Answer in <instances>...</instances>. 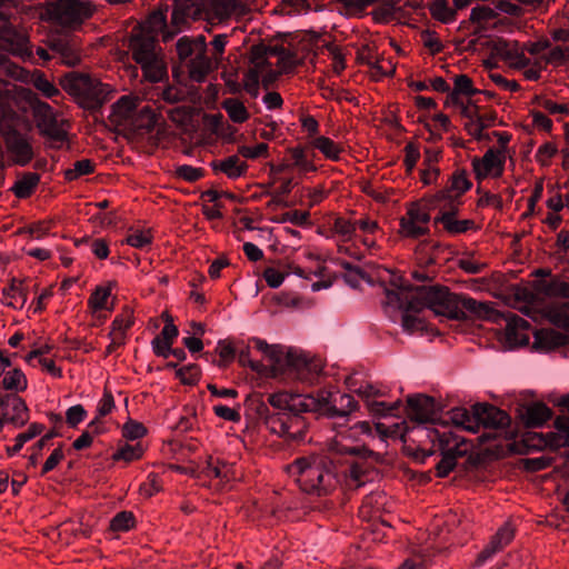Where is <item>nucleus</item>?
<instances>
[{"label": "nucleus", "mask_w": 569, "mask_h": 569, "mask_svg": "<svg viewBox=\"0 0 569 569\" xmlns=\"http://www.w3.org/2000/svg\"><path fill=\"white\" fill-rule=\"evenodd\" d=\"M207 51V44L203 36L196 39L182 37L177 42V52L181 61H190L196 54Z\"/></svg>", "instance_id": "nucleus-30"}, {"label": "nucleus", "mask_w": 569, "mask_h": 569, "mask_svg": "<svg viewBox=\"0 0 569 569\" xmlns=\"http://www.w3.org/2000/svg\"><path fill=\"white\" fill-rule=\"evenodd\" d=\"M543 292L549 297L569 298V281L553 278L545 286Z\"/></svg>", "instance_id": "nucleus-58"}, {"label": "nucleus", "mask_w": 569, "mask_h": 569, "mask_svg": "<svg viewBox=\"0 0 569 569\" xmlns=\"http://www.w3.org/2000/svg\"><path fill=\"white\" fill-rule=\"evenodd\" d=\"M0 386L8 391H13L16 393L22 392L28 387V380L26 375L19 368H9L2 375V379L0 380Z\"/></svg>", "instance_id": "nucleus-36"}, {"label": "nucleus", "mask_w": 569, "mask_h": 569, "mask_svg": "<svg viewBox=\"0 0 569 569\" xmlns=\"http://www.w3.org/2000/svg\"><path fill=\"white\" fill-rule=\"evenodd\" d=\"M94 170V164L89 159H82L73 163V167L66 170L67 180H76L82 176L90 174Z\"/></svg>", "instance_id": "nucleus-57"}, {"label": "nucleus", "mask_w": 569, "mask_h": 569, "mask_svg": "<svg viewBox=\"0 0 569 569\" xmlns=\"http://www.w3.org/2000/svg\"><path fill=\"white\" fill-rule=\"evenodd\" d=\"M91 13L92 10L89 3L79 0H56L47 4L42 18L70 27L81 23Z\"/></svg>", "instance_id": "nucleus-8"}, {"label": "nucleus", "mask_w": 569, "mask_h": 569, "mask_svg": "<svg viewBox=\"0 0 569 569\" xmlns=\"http://www.w3.org/2000/svg\"><path fill=\"white\" fill-rule=\"evenodd\" d=\"M130 50L134 61L140 64L143 77L151 82H159L167 76V64L161 49L152 36L130 38Z\"/></svg>", "instance_id": "nucleus-5"}, {"label": "nucleus", "mask_w": 569, "mask_h": 569, "mask_svg": "<svg viewBox=\"0 0 569 569\" xmlns=\"http://www.w3.org/2000/svg\"><path fill=\"white\" fill-rule=\"evenodd\" d=\"M157 122V113L148 106L141 107L136 111L132 120L128 124L132 130H147L153 129Z\"/></svg>", "instance_id": "nucleus-40"}, {"label": "nucleus", "mask_w": 569, "mask_h": 569, "mask_svg": "<svg viewBox=\"0 0 569 569\" xmlns=\"http://www.w3.org/2000/svg\"><path fill=\"white\" fill-rule=\"evenodd\" d=\"M188 73L191 80L202 82L212 70L211 59L207 56V51L196 54L187 62Z\"/></svg>", "instance_id": "nucleus-31"}, {"label": "nucleus", "mask_w": 569, "mask_h": 569, "mask_svg": "<svg viewBox=\"0 0 569 569\" xmlns=\"http://www.w3.org/2000/svg\"><path fill=\"white\" fill-rule=\"evenodd\" d=\"M462 114L468 119L465 123V128L468 131V133L476 139H480L483 131V126L478 123L477 107L466 106L462 109Z\"/></svg>", "instance_id": "nucleus-53"}, {"label": "nucleus", "mask_w": 569, "mask_h": 569, "mask_svg": "<svg viewBox=\"0 0 569 569\" xmlns=\"http://www.w3.org/2000/svg\"><path fill=\"white\" fill-rule=\"evenodd\" d=\"M438 207L431 197L407 203L406 212L399 220V234L411 239L427 236L430 231L431 210Z\"/></svg>", "instance_id": "nucleus-6"}, {"label": "nucleus", "mask_w": 569, "mask_h": 569, "mask_svg": "<svg viewBox=\"0 0 569 569\" xmlns=\"http://www.w3.org/2000/svg\"><path fill=\"white\" fill-rule=\"evenodd\" d=\"M543 315L550 323L569 332V302L547 306Z\"/></svg>", "instance_id": "nucleus-35"}, {"label": "nucleus", "mask_w": 569, "mask_h": 569, "mask_svg": "<svg viewBox=\"0 0 569 569\" xmlns=\"http://www.w3.org/2000/svg\"><path fill=\"white\" fill-rule=\"evenodd\" d=\"M515 537V528L511 523L506 522L502 527L498 529L496 535L491 538L490 542L485 547V549L478 555L475 566L480 567L486 561H488L493 555L502 550L506 546H508Z\"/></svg>", "instance_id": "nucleus-18"}, {"label": "nucleus", "mask_w": 569, "mask_h": 569, "mask_svg": "<svg viewBox=\"0 0 569 569\" xmlns=\"http://www.w3.org/2000/svg\"><path fill=\"white\" fill-rule=\"evenodd\" d=\"M477 432L480 427L485 428H503L509 425V416L499 408L491 405H476Z\"/></svg>", "instance_id": "nucleus-20"}, {"label": "nucleus", "mask_w": 569, "mask_h": 569, "mask_svg": "<svg viewBox=\"0 0 569 569\" xmlns=\"http://www.w3.org/2000/svg\"><path fill=\"white\" fill-rule=\"evenodd\" d=\"M528 329L529 323L527 320L518 316L511 317L506 327V339L508 343L512 347L527 345L529 342Z\"/></svg>", "instance_id": "nucleus-28"}, {"label": "nucleus", "mask_w": 569, "mask_h": 569, "mask_svg": "<svg viewBox=\"0 0 569 569\" xmlns=\"http://www.w3.org/2000/svg\"><path fill=\"white\" fill-rule=\"evenodd\" d=\"M386 306L407 310L428 308L437 315L455 317L457 296L443 288L407 286L400 276L393 274L391 288L386 289Z\"/></svg>", "instance_id": "nucleus-2"}, {"label": "nucleus", "mask_w": 569, "mask_h": 569, "mask_svg": "<svg viewBox=\"0 0 569 569\" xmlns=\"http://www.w3.org/2000/svg\"><path fill=\"white\" fill-rule=\"evenodd\" d=\"M253 347L261 352L273 366H280L284 358V350L279 345H269L260 338H252Z\"/></svg>", "instance_id": "nucleus-43"}, {"label": "nucleus", "mask_w": 569, "mask_h": 569, "mask_svg": "<svg viewBox=\"0 0 569 569\" xmlns=\"http://www.w3.org/2000/svg\"><path fill=\"white\" fill-rule=\"evenodd\" d=\"M30 82L46 97L53 98L59 94V89L49 81L40 71H34L30 76Z\"/></svg>", "instance_id": "nucleus-52"}, {"label": "nucleus", "mask_w": 569, "mask_h": 569, "mask_svg": "<svg viewBox=\"0 0 569 569\" xmlns=\"http://www.w3.org/2000/svg\"><path fill=\"white\" fill-rule=\"evenodd\" d=\"M469 19L473 24L476 32H485L497 28L502 23V19L499 18L498 11L486 4L473 7Z\"/></svg>", "instance_id": "nucleus-23"}, {"label": "nucleus", "mask_w": 569, "mask_h": 569, "mask_svg": "<svg viewBox=\"0 0 569 569\" xmlns=\"http://www.w3.org/2000/svg\"><path fill=\"white\" fill-rule=\"evenodd\" d=\"M556 431L543 433L528 435V441H532L533 446L539 448L550 447L558 449L569 443V418L558 417L555 420Z\"/></svg>", "instance_id": "nucleus-17"}, {"label": "nucleus", "mask_w": 569, "mask_h": 569, "mask_svg": "<svg viewBox=\"0 0 569 569\" xmlns=\"http://www.w3.org/2000/svg\"><path fill=\"white\" fill-rule=\"evenodd\" d=\"M443 211L436 221L441 222L446 230L451 233H462L467 231L472 222L470 220H456L455 212L457 209H441Z\"/></svg>", "instance_id": "nucleus-44"}, {"label": "nucleus", "mask_w": 569, "mask_h": 569, "mask_svg": "<svg viewBox=\"0 0 569 569\" xmlns=\"http://www.w3.org/2000/svg\"><path fill=\"white\" fill-rule=\"evenodd\" d=\"M64 88L77 96L88 108H97L109 100L112 92L109 84L88 74H77L68 78Z\"/></svg>", "instance_id": "nucleus-7"}, {"label": "nucleus", "mask_w": 569, "mask_h": 569, "mask_svg": "<svg viewBox=\"0 0 569 569\" xmlns=\"http://www.w3.org/2000/svg\"><path fill=\"white\" fill-rule=\"evenodd\" d=\"M507 158L502 150L489 148L482 157L471 159V168L477 181L498 179L503 174Z\"/></svg>", "instance_id": "nucleus-12"}, {"label": "nucleus", "mask_w": 569, "mask_h": 569, "mask_svg": "<svg viewBox=\"0 0 569 569\" xmlns=\"http://www.w3.org/2000/svg\"><path fill=\"white\" fill-rule=\"evenodd\" d=\"M358 228V220L350 221L346 218L338 217L333 221V232L338 234L342 241H350L355 239Z\"/></svg>", "instance_id": "nucleus-49"}, {"label": "nucleus", "mask_w": 569, "mask_h": 569, "mask_svg": "<svg viewBox=\"0 0 569 569\" xmlns=\"http://www.w3.org/2000/svg\"><path fill=\"white\" fill-rule=\"evenodd\" d=\"M379 234H381V229L378 222L365 217L358 220V228L353 240L359 241L368 250L373 251L378 248L377 239Z\"/></svg>", "instance_id": "nucleus-25"}, {"label": "nucleus", "mask_w": 569, "mask_h": 569, "mask_svg": "<svg viewBox=\"0 0 569 569\" xmlns=\"http://www.w3.org/2000/svg\"><path fill=\"white\" fill-rule=\"evenodd\" d=\"M347 385L350 391L359 395L362 398L370 399L380 395L379 389L372 386L370 382H358L356 377H349Z\"/></svg>", "instance_id": "nucleus-54"}, {"label": "nucleus", "mask_w": 569, "mask_h": 569, "mask_svg": "<svg viewBox=\"0 0 569 569\" xmlns=\"http://www.w3.org/2000/svg\"><path fill=\"white\" fill-rule=\"evenodd\" d=\"M568 343V336L553 329H542L535 336V345L542 350H551Z\"/></svg>", "instance_id": "nucleus-32"}, {"label": "nucleus", "mask_w": 569, "mask_h": 569, "mask_svg": "<svg viewBox=\"0 0 569 569\" xmlns=\"http://www.w3.org/2000/svg\"><path fill=\"white\" fill-rule=\"evenodd\" d=\"M114 407V398L112 393L106 389L101 399L98 401L97 416L94 417L93 420H91L87 428L93 429L94 433H101L103 428L100 419L102 417L110 415L113 411Z\"/></svg>", "instance_id": "nucleus-34"}, {"label": "nucleus", "mask_w": 569, "mask_h": 569, "mask_svg": "<svg viewBox=\"0 0 569 569\" xmlns=\"http://www.w3.org/2000/svg\"><path fill=\"white\" fill-rule=\"evenodd\" d=\"M268 401L279 412L267 418V426L272 433L288 441H300L305 438L307 422L300 413L329 409V400L326 396L315 397L280 391L270 395Z\"/></svg>", "instance_id": "nucleus-1"}, {"label": "nucleus", "mask_w": 569, "mask_h": 569, "mask_svg": "<svg viewBox=\"0 0 569 569\" xmlns=\"http://www.w3.org/2000/svg\"><path fill=\"white\" fill-rule=\"evenodd\" d=\"M528 53L538 56L545 67L548 64L561 66L569 60V44L551 46L547 38H540L536 41H528Z\"/></svg>", "instance_id": "nucleus-13"}, {"label": "nucleus", "mask_w": 569, "mask_h": 569, "mask_svg": "<svg viewBox=\"0 0 569 569\" xmlns=\"http://www.w3.org/2000/svg\"><path fill=\"white\" fill-rule=\"evenodd\" d=\"M450 421L459 428L469 432H477V417H476V405L472 406L471 410L466 408H455L449 412Z\"/></svg>", "instance_id": "nucleus-33"}, {"label": "nucleus", "mask_w": 569, "mask_h": 569, "mask_svg": "<svg viewBox=\"0 0 569 569\" xmlns=\"http://www.w3.org/2000/svg\"><path fill=\"white\" fill-rule=\"evenodd\" d=\"M491 54L512 69H520L529 63L528 42L497 38L490 42Z\"/></svg>", "instance_id": "nucleus-11"}, {"label": "nucleus", "mask_w": 569, "mask_h": 569, "mask_svg": "<svg viewBox=\"0 0 569 569\" xmlns=\"http://www.w3.org/2000/svg\"><path fill=\"white\" fill-rule=\"evenodd\" d=\"M144 449L141 443H120L112 453L113 461H123L126 463L139 460L143 456Z\"/></svg>", "instance_id": "nucleus-46"}, {"label": "nucleus", "mask_w": 569, "mask_h": 569, "mask_svg": "<svg viewBox=\"0 0 569 569\" xmlns=\"http://www.w3.org/2000/svg\"><path fill=\"white\" fill-rule=\"evenodd\" d=\"M206 475L218 479L221 483H228L237 478L233 466L220 461H210L206 468Z\"/></svg>", "instance_id": "nucleus-42"}, {"label": "nucleus", "mask_w": 569, "mask_h": 569, "mask_svg": "<svg viewBox=\"0 0 569 569\" xmlns=\"http://www.w3.org/2000/svg\"><path fill=\"white\" fill-rule=\"evenodd\" d=\"M134 526V517L132 512L121 511L117 513L110 521L112 531H128Z\"/></svg>", "instance_id": "nucleus-59"}, {"label": "nucleus", "mask_w": 569, "mask_h": 569, "mask_svg": "<svg viewBox=\"0 0 569 569\" xmlns=\"http://www.w3.org/2000/svg\"><path fill=\"white\" fill-rule=\"evenodd\" d=\"M147 435V428L139 421L129 419L122 426V436L128 440H138Z\"/></svg>", "instance_id": "nucleus-60"}, {"label": "nucleus", "mask_w": 569, "mask_h": 569, "mask_svg": "<svg viewBox=\"0 0 569 569\" xmlns=\"http://www.w3.org/2000/svg\"><path fill=\"white\" fill-rule=\"evenodd\" d=\"M252 63L253 67L243 77V87L251 97L257 98L259 94V81L264 72V59L259 56V49L252 51Z\"/></svg>", "instance_id": "nucleus-27"}, {"label": "nucleus", "mask_w": 569, "mask_h": 569, "mask_svg": "<svg viewBox=\"0 0 569 569\" xmlns=\"http://www.w3.org/2000/svg\"><path fill=\"white\" fill-rule=\"evenodd\" d=\"M222 108L229 119L234 123H243L249 119V111L246 106L236 98H228L222 101Z\"/></svg>", "instance_id": "nucleus-47"}, {"label": "nucleus", "mask_w": 569, "mask_h": 569, "mask_svg": "<svg viewBox=\"0 0 569 569\" xmlns=\"http://www.w3.org/2000/svg\"><path fill=\"white\" fill-rule=\"evenodd\" d=\"M174 174L187 182H196L202 178L203 170L189 164H181L176 167Z\"/></svg>", "instance_id": "nucleus-62"}, {"label": "nucleus", "mask_w": 569, "mask_h": 569, "mask_svg": "<svg viewBox=\"0 0 569 569\" xmlns=\"http://www.w3.org/2000/svg\"><path fill=\"white\" fill-rule=\"evenodd\" d=\"M201 3L204 7H211L207 8L208 14H214L217 17H224L228 16L234 8V0H220L219 2L217 0H201Z\"/></svg>", "instance_id": "nucleus-55"}, {"label": "nucleus", "mask_w": 569, "mask_h": 569, "mask_svg": "<svg viewBox=\"0 0 569 569\" xmlns=\"http://www.w3.org/2000/svg\"><path fill=\"white\" fill-rule=\"evenodd\" d=\"M288 472L307 493L321 495L332 483V475L325 469L323 460L319 457L297 459L288 467Z\"/></svg>", "instance_id": "nucleus-4"}, {"label": "nucleus", "mask_w": 569, "mask_h": 569, "mask_svg": "<svg viewBox=\"0 0 569 569\" xmlns=\"http://www.w3.org/2000/svg\"><path fill=\"white\" fill-rule=\"evenodd\" d=\"M39 180L40 178L37 173H26L14 182L12 191L18 198H27L31 196V193L34 191L39 183Z\"/></svg>", "instance_id": "nucleus-48"}, {"label": "nucleus", "mask_w": 569, "mask_h": 569, "mask_svg": "<svg viewBox=\"0 0 569 569\" xmlns=\"http://www.w3.org/2000/svg\"><path fill=\"white\" fill-rule=\"evenodd\" d=\"M52 50L60 56L62 63L69 67H73L80 62V53L73 41H54L52 43Z\"/></svg>", "instance_id": "nucleus-39"}, {"label": "nucleus", "mask_w": 569, "mask_h": 569, "mask_svg": "<svg viewBox=\"0 0 569 569\" xmlns=\"http://www.w3.org/2000/svg\"><path fill=\"white\" fill-rule=\"evenodd\" d=\"M177 376L184 385H194L200 379V369L197 365H188L177 370Z\"/></svg>", "instance_id": "nucleus-64"}, {"label": "nucleus", "mask_w": 569, "mask_h": 569, "mask_svg": "<svg viewBox=\"0 0 569 569\" xmlns=\"http://www.w3.org/2000/svg\"><path fill=\"white\" fill-rule=\"evenodd\" d=\"M238 361L243 367H249L256 372H262L264 365L261 361L252 360L250 356V346H243L238 351Z\"/></svg>", "instance_id": "nucleus-63"}, {"label": "nucleus", "mask_w": 569, "mask_h": 569, "mask_svg": "<svg viewBox=\"0 0 569 569\" xmlns=\"http://www.w3.org/2000/svg\"><path fill=\"white\" fill-rule=\"evenodd\" d=\"M112 289V282L96 287V289L88 299V308L92 316L101 320L107 319L108 316H102L101 312L107 311L108 313H110L114 308L113 301L110 300Z\"/></svg>", "instance_id": "nucleus-21"}, {"label": "nucleus", "mask_w": 569, "mask_h": 569, "mask_svg": "<svg viewBox=\"0 0 569 569\" xmlns=\"http://www.w3.org/2000/svg\"><path fill=\"white\" fill-rule=\"evenodd\" d=\"M293 166L302 172H313L317 170L311 157H309L302 148H293L291 150Z\"/></svg>", "instance_id": "nucleus-56"}, {"label": "nucleus", "mask_w": 569, "mask_h": 569, "mask_svg": "<svg viewBox=\"0 0 569 569\" xmlns=\"http://www.w3.org/2000/svg\"><path fill=\"white\" fill-rule=\"evenodd\" d=\"M551 418V410L545 403L536 402L526 408L523 421L528 427H540Z\"/></svg>", "instance_id": "nucleus-37"}, {"label": "nucleus", "mask_w": 569, "mask_h": 569, "mask_svg": "<svg viewBox=\"0 0 569 569\" xmlns=\"http://www.w3.org/2000/svg\"><path fill=\"white\" fill-rule=\"evenodd\" d=\"M214 170L223 172L228 178L236 179L242 176L247 170V164L237 156L228 157L213 164Z\"/></svg>", "instance_id": "nucleus-45"}, {"label": "nucleus", "mask_w": 569, "mask_h": 569, "mask_svg": "<svg viewBox=\"0 0 569 569\" xmlns=\"http://www.w3.org/2000/svg\"><path fill=\"white\" fill-rule=\"evenodd\" d=\"M7 150L14 163L26 166L33 158V150L27 138L16 131L4 132Z\"/></svg>", "instance_id": "nucleus-19"}, {"label": "nucleus", "mask_w": 569, "mask_h": 569, "mask_svg": "<svg viewBox=\"0 0 569 569\" xmlns=\"http://www.w3.org/2000/svg\"><path fill=\"white\" fill-rule=\"evenodd\" d=\"M32 114L40 133L53 144H61L67 138L64 121L58 119L53 109L46 102L36 101Z\"/></svg>", "instance_id": "nucleus-10"}, {"label": "nucleus", "mask_w": 569, "mask_h": 569, "mask_svg": "<svg viewBox=\"0 0 569 569\" xmlns=\"http://www.w3.org/2000/svg\"><path fill=\"white\" fill-rule=\"evenodd\" d=\"M28 301V284L21 279H11L1 291V303L14 310H21Z\"/></svg>", "instance_id": "nucleus-22"}, {"label": "nucleus", "mask_w": 569, "mask_h": 569, "mask_svg": "<svg viewBox=\"0 0 569 569\" xmlns=\"http://www.w3.org/2000/svg\"><path fill=\"white\" fill-rule=\"evenodd\" d=\"M373 438L369 422H357L337 432L330 450L340 455H361L366 451V439Z\"/></svg>", "instance_id": "nucleus-9"}, {"label": "nucleus", "mask_w": 569, "mask_h": 569, "mask_svg": "<svg viewBox=\"0 0 569 569\" xmlns=\"http://www.w3.org/2000/svg\"><path fill=\"white\" fill-rule=\"evenodd\" d=\"M138 103L139 99L137 97H121L112 107V121L118 126L128 127L137 111Z\"/></svg>", "instance_id": "nucleus-26"}, {"label": "nucleus", "mask_w": 569, "mask_h": 569, "mask_svg": "<svg viewBox=\"0 0 569 569\" xmlns=\"http://www.w3.org/2000/svg\"><path fill=\"white\" fill-rule=\"evenodd\" d=\"M152 238L150 229H130L126 242L133 248L144 249L151 244Z\"/></svg>", "instance_id": "nucleus-50"}, {"label": "nucleus", "mask_w": 569, "mask_h": 569, "mask_svg": "<svg viewBox=\"0 0 569 569\" xmlns=\"http://www.w3.org/2000/svg\"><path fill=\"white\" fill-rule=\"evenodd\" d=\"M326 396L329 400V409L320 411L321 413H331L332 416H346L356 409V401L350 395H336L321 391L316 397Z\"/></svg>", "instance_id": "nucleus-29"}, {"label": "nucleus", "mask_w": 569, "mask_h": 569, "mask_svg": "<svg viewBox=\"0 0 569 569\" xmlns=\"http://www.w3.org/2000/svg\"><path fill=\"white\" fill-rule=\"evenodd\" d=\"M415 432L420 437L429 439L432 445V452L441 451L442 458L438 462L436 470L439 477H447L456 467L457 456L462 453V450H460L462 445L460 438L445 425L435 428L418 426Z\"/></svg>", "instance_id": "nucleus-3"}, {"label": "nucleus", "mask_w": 569, "mask_h": 569, "mask_svg": "<svg viewBox=\"0 0 569 569\" xmlns=\"http://www.w3.org/2000/svg\"><path fill=\"white\" fill-rule=\"evenodd\" d=\"M543 69H546V67L540 58L538 56H531V58H529V63L519 70H523V77L527 80L536 81L541 77Z\"/></svg>", "instance_id": "nucleus-61"}, {"label": "nucleus", "mask_w": 569, "mask_h": 569, "mask_svg": "<svg viewBox=\"0 0 569 569\" xmlns=\"http://www.w3.org/2000/svg\"><path fill=\"white\" fill-rule=\"evenodd\" d=\"M166 17L162 12H153L149 16L146 22H143L139 28H134L132 30V36L148 37L152 36L156 41L158 32L164 27Z\"/></svg>", "instance_id": "nucleus-38"}, {"label": "nucleus", "mask_w": 569, "mask_h": 569, "mask_svg": "<svg viewBox=\"0 0 569 569\" xmlns=\"http://www.w3.org/2000/svg\"><path fill=\"white\" fill-rule=\"evenodd\" d=\"M0 417L6 423L20 428L29 420V409L19 396L0 392Z\"/></svg>", "instance_id": "nucleus-15"}, {"label": "nucleus", "mask_w": 569, "mask_h": 569, "mask_svg": "<svg viewBox=\"0 0 569 569\" xmlns=\"http://www.w3.org/2000/svg\"><path fill=\"white\" fill-rule=\"evenodd\" d=\"M311 144L313 148L318 149L326 159L331 161H338L343 151L341 144L325 136L315 138Z\"/></svg>", "instance_id": "nucleus-41"}, {"label": "nucleus", "mask_w": 569, "mask_h": 569, "mask_svg": "<svg viewBox=\"0 0 569 569\" xmlns=\"http://www.w3.org/2000/svg\"><path fill=\"white\" fill-rule=\"evenodd\" d=\"M431 16L443 22L449 23L455 20V10L449 6L447 0H435L430 6Z\"/></svg>", "instance_id": "nucleus-51"}, {"label": "nucleus", "mask_w": 569, "mask_h": 569, "mask_svg": "<svg viewBox=\"0 0 569 569\" xmlns=\"http://www.w3.org/2000/svg\"><path fill=\"white\" fill-rule=\"evenodd\" d=\"M471 186L472 183L465 171H456L451 176L448 186L435 196H431V198L436 199L437 204L439 202H446L441 206V209H457L459 204L458 199L467 192Z\"/></svg>", "instance_id": "nucleus-14"}, {"label": "nucleus", "mask_w": 569, "mask_h": 569, "mask_svg": "<svg viewBox=\"0 0 569 569\" xmlns=\"http://www.w3.org/2000/svg\"><path fill=\"white\" fill-rule=\"evenodd\" d=\"M408 415L421 425L431 421L435 415L433 399L425 395L409 397Z\"/></svg>", "instance_id": "nucleus-24"}, {"label": "nucleus", "mask_w": 569, "mask_h": 569, "mask_svg": "<svg viewBox=\"0 0 569 569\" xmlns=\"http://www.w3.org/2000/svg\"><path fill=\"white\" fill-rule=\"evenodd\" d=\"M133 323V310L130 307H124L111 323L108 335L110 343L106 348V356L114 353L119 348L126 345L127 332Z\"/></svg>", "instance_id": "nucleus-16"}]
</instances>
